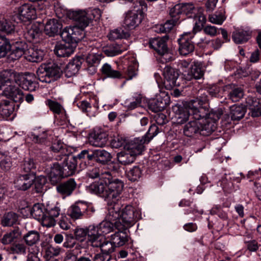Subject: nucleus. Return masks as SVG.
Returning a JSON list of instances; mask_svg holds the SVG:
<instances>
[{
	"instance_id": "obj_63",
	"label": "nucleus",
	"mask_w": 261,
	"mask_h": 261,
	"mask_svg": "<svg viewBox=\"0 0 261 261\" xmlns=\"http://www.w3.org/2000/svg\"><path fill=\"white\" fill-rule=\"evenodd\" d=\"M194 19L195 22L193 29V31L194 33H196V32L200 31L203 28L206 22V17L205 15L202 14L200 15H197V17Z\"/></svg>"
},
{
	"instance_id": "obj_56",
	"label": "nucleus",
	"mask_w": 261,
	"mask_h": 261,
	"mask_svg": "<svg viewBox=\"0 0 261 261\" xmlns=\"http://www.w3.org/2000/svg\"><path fill=\"white\" fill-rule=\"evenodd\" d=\"M12 112V107L9 105L8 100H3L0 102V116L3 117H8Z\"/></svg>"
},
{
	"instance_id": "obj_33",
	"label": "nucleus",
	"mask_w": 261,
	"mask_h": 261,
	"mask_svg": "<svg viewBox=\"0 0 261 261\" xmlns=\"http://www.w3.org/2000/svg\"><path fill=\"white\" fill-rule=\"evenodd\" d=\"M181 8L182 14L188 17L195 18L197 15L203 14V9L200 7H195L192 3H182Z\"/></svg>"
},
{
	"instance_id": "obj_14",
	"label": "nucleus",
	"mask_w": 261,
	"mask_h": 261,
	"mask_svg": "<svg viewBox=\"0 0 261 261\" xmlns=\"http://www.w3.org/2000/svg\"><path fill=\"white\" fill-rule=\"evenodd\" d=\"M108 141V134L101 128H95L91 134L89 139L90 144L97 147H105Z\"/></svg>"
},
{
	"instance_id": "obj_54",
	"label": "nucleus",
	"mask_w": 261,
	"mask_h": 261,
	"mask_svg": "<svg viewBox=\"0 0 261 261\" xmlns=\"http://www.w3.org/2000/svg\"><path fill=\"white\" fill-rule=\"evenodd\" d=\"M244 96L243 90L240 87H234L228 93V97L233 102L239 101Z\"/></svg>"
},
{
	"instance_id": "obj_13",
	"label": "nucleus",
	"mask_w": 261,
	"mask_h": 261,
	"mask_svg": "<svg viewBox=\"0 0 261 261\" xmlns=\"http://www.w3.org/2000/svg\"><path fill=\"white\" fill-rule=\"evenodd\" d=\"M88 239L86 244H82V247L89 248L91 246L97 248L99 245L100 238L101 236L98 225H90L87 228Z\"/></svg>"
},
{
	"instance_id": "obj_50",
	"label": "nucleus",
	"mask_w": 261,
	"mask_h": 261,
	"mask_svg": "<svg viewBox=\"0 0 261 261\" xmlns=\"http://www.w3.org/2000/svg\"><path fill=\"white\" fill-rule=\"evenodd\" d=\"M21 235V231L18 228H15L13 230L6 233L2 239V243L4 245H7L14 242Z\"/></svg>"
},
{
	"instance_id": "obj_59",
	"label": "nucleus",
	"mask_w": 261,
	"mask_h": 261,
	"mask_svg": "<svg viewBox=\"0 0 261 261\" xmlns=\"http://www.w3.org/2000/svg\"><path fill=\"white\" fill-rule=\"evenodd\" d=\"M0 32L10 34L14 32V25L7 19L0 20Z\"/></svg>"
},
{
	"instance_id": "obj_51",
	"label": "nucleus",
	"mask_w": 261,
	"mask_h": 261,
	"mask_svg": "<svg viewBox=\"0 0 261 261\" xmlns=\"http://www.w3.org/2000/svg\"><path fill=\"white\" fill-rule=\"evenodd\" d=\"M99 245L98 247L100 248L101 252L106 255H111V253L114 252L116 248V246L112 243V241H105L103 242H101L99 241Z\"/></svg>"
},
{
	"instance_id": "obj_60",
	"label": "nucleus",
	"mask_w": 261,
	"mask_h": 261,
	"mask_svg": "<svg viewBox=\"0 0 261 261\" xmlns=\"http://www.w3.org/2000/svg\"><path fill=\"white\" fill-rule=\"evenodd\" d=\"M46 104L49 107L50 110L55 114H60L64 111L63 107L58 102L47 99Z\"/></svg>"
},
{
	"instance_id": "obj_31",
	"label": "nucleus",
	"mask_w": 261,
	"mask_h": 261,
	"mask_svg": "<svg viewBox=\"0 0 261 261\" xmlns=\"http://www.w3.org/2000/svg\"><path fill=\"white\" fill-rule=\"evenodd\" d=\"M41 33L40 24L38 23H31L27 26L24 36L30 42L38 38Z\"/></svg>"
},
{
	"instance_id": "obj_24",
	"label": "nucleus",
	"mask_w": 261,
	"mask_h": 261,
	"mask_svg": "<svg viewBox=\"0 0 261 261\" xmlns=\"http://www.w3.org/2000/svg\"><path fill=\"white\" fill-rule=\"evenodd\" d=\"M88 203L78 201L72 205L68 209V215L74 219H80L88 210Z\"/></svg>"
},
{
	"instance_id": "obj_18",
	"label": "nucleus",
	"mask_w": 261,
	"mask_h": 261,
	"mask_svg": "<svg viewBox=\"0 0 261 261\" xmlns=\"http://www.w3.org/2000/svg\"><path fill=\"white\" fill-rule=\"evenodd\" d=\"M35 182L34 175L32 173L20 175L14 180V187L18 190L26 191L30 188Z\"/></svg>"
},
{
	"instance_id": "obj_32",
	"label": "nucleus",
	"mask_w": 261,
	"mask_h": 261,
	"mask_svg": "<svg viewBox=\"0 0 261 261\" xmlns=\"http://www.w3.org/2000/svg\"><path fill=\"white\" fill-rule=\"evenodd\" d=\"M43 56V51L35 46L27 48L25 51V58L30 62H40L42 60Z\"/></svg>"
},
{
	"instance_id": "obj_46",
	"label": "nucleus",
	"mask_w": 261,
	"mask_h": 261,
	"mask_svg": "<svg viewBox=\"0 0 261 261\" xmlns=\"http://www.w3.org/2000/svg\"><path fill=\"white\" fill-rule=\"evenodd\" d=\"M96 162L101 165H106L111 161L112 155L108 151L104 149H95Z\"/></svg>"
},
{
	"instance_id": "obj_37",
	"label": "nucleus",
	"mask_w": 261,
	"mask_h": 261,
	"mask_svg": "<svg viewBox=\"0 0 261 261\" xmlns=\"http://www.w3.org/2000/svg\"><path fill=\"white\" fill-rule=\"evenodd\" d=\"M101 71L103 75L109 78L121 79L123 77V74L120 71L114 69L108 63H105L102 65Z\"/></svg>"
},
{
	"instance_id": "obj_21",
	"label": "nucleus",
	"mask_w": 261,
	"mask_h": 261,
	"mask_svg": "<svg viewBox=\"0 0 261 261\" xmlns=\"http://www.w3.org/2000/svg\"><path fill=\"white\" fill-rule=\"evenodd\" d=\"M76 186L75 180L73 178H70L58 185L56 187V190L58 194L63 198H65L72 194Z\"/></svg>"
},
{
	"instance_id": "obj_28",
	"label": "nucleus",
	"mask_w": 261,
	"mask_h": 261,
	"mask_svg": "<svg viewBox=\"0 0 261 261\" xmlns=\"http://www.w3.org/2000/svg\"><path fill=\"white\" fill-rule=\"evenodd\" d=\"M89 191L104 198L105 201L108 200V194H107V185L104 180H99V181L91 184L89 186Z\"/></svg>"
},
{
	"instance_id": "obj_43",
	"label": "nucleus",
	"mask_w": 261,
	"mask_h": 261,
	"mask_svg": "<svg viewBox=\"0 0 261 261\" xmlns=\"http://www.w3.org/2000/svg\"><path fill=\"white\" fill-rule=\"evenodd\" d=\"M204 75V70L202 68L201 64L197 61H194L191 65L190 70L188 73L189 79L198 80L201 79Z\"/></svg>"
},
{
	"instance_id": "obj_6",
	"label": "nucleus",
	"mask_w": 261,
	"mask_h": 261,
	"mask_svg": "<svg viewBox=\"0 0 261 261\" xmlns=\"http://www.w3.org/2000/svg\"><path fill=\"white\" fill-rule=\"evenodd\" d=\"M167 38L155 37L149 40V47L161 56L162 62H169L172 60V56L168 51L167 45Z\"/></svg>"
},
{
	"instance_id": "obj_30",
	"label": "nucleus",
	"mask_w": 261,
	"mask_h": 261,
	"mask_svg": "<svg viewBox=\"0 0 261 261\" xmlns=\"http://www.w3.org/2000/svg\"><path fill=\"white\" fill-rule=\"evenodd\" d=\"M15 85L11 87H6L3 91L5 94L9 96L15 102H21L23 99V94L22 91Z\"/></svg>"
},
{
	"instance_id": "obj_64",
	"label": "nucleus",
	"mask_w": 261,
	"mask_h": 261,
	"mask_svg": "<svg viewBox=\"0 0 261 261\" xmlns=\"http://www.w3.org/2000/svg\"><path fill=\"white\" fill-rule=\"evenodd\" d=\"M159 133V127L154 124L151 125L146 135L143 137L144 139L146 140V143H148Z\"/></svg>"
},
{
	"instance_id": "obj_39",
	"label": "nucleus",
	"mask_w": 261,
	"mask_h": 261,
	"mask_svg": "<svg viewBox=\"0 0 261 261\" xmlns=\"http://www.w3.org/2000/svg\"><path fill=\"white\" fill-rule=\"evenodd\" d=\"M135 155L124 149V151L117 154V159L119 163L123 165H127L133 163L136 160Z\"/></svg>"
},
{
	"instance_id": "obj_44",
	"label": "nucleus",
	"mask_w": 261,
	"mask_h": 261,
	"mask_svg": "<svg viewBox=\"0 0 261 261\" xmlns=\"http://www.w3.org/2000/svg\"><path fill=\"white\" fill-rule=\"evenodd\" d=\"M28 45L25 42H16L11 54L12 59L13 60H17L23 55H24L25 57V51Z\"/></svg>"
},
{
	"instance_id": "obj_27",
	"label": "nucleus",
	"mask_w": 261,
	"mask_h": 261,
	"mask_svg": "<svg viewBox=\"0 0 261 261\" xmlns=\"http://www.w3.org/2000/svg\"><path fill=\"white\" fill-rule=\"evenodd\" d=\"M76 46L69 43H57L54 48L55 54L59 57H68L74 51Z\"/></svg>"
},
{
	"instance_id": "obj_40",
	"label": "nucleus",
	"mask_w": 261,
	"mask_h": 261,
	"mask_svg": "<svg viewBox=\"0 0 261 261\" xmlns=\"http://www.w3.org/2000/svg\"><path fill=\"white\" fill-rule=\"evenodd\" d=\"M199 95L198 97L191 100L189 102L190 103V107L194 109H199L203 107L202 106L205 104L208 101L207 93L203 90L199 91ZM205 107V106L204 107ZM206 108H207L206 107Z\"/></svg>"
},
{
	"instance_id": "obj_10",
	"label": "nucleus",
	"mask_w": 261,
	"mask_h": 261,
	"mask_svg": "<svg viewBox=\"0 0 261 261\" xmlns=\"http://www.w3.org/2000/svg\"><path fill=\"white\" fill-rule=\"evenodd\" d=\"M20 74L13 70L9 69L0 73V89L4 90L6 87H11L19 82Z\"/></svg>"
},
{
	"instance_id": "obj_22",
	"label": "nucleus",
	"mask_w": 261,
	"mask_h": 261,
	"mask_svg": "<svg viewBox=\"0 0 261 261\" xmlns=\"http://www.w3.org/2000/svg\"><path fill=\"white\" fill-rule=\"evenodd\" d=\"M118 200H107L108 213L107 219L112 222H115L120 218V204L118 203Z\"/></svg>"
},
{
	"instance_id": "obj_52",
	"label": "nucleus",
	"mask_w": 261,
	"mask_h": 261,
	"mask_svg": "<svg viewBox=\"0 0 261 261\" xmlns=\"http://www.w3.org/2000/svg\"><path fill=\"white\" fill-rule=\"evenodd\" d=\"M23 239L28 245L32 246L36 244L39 241L40 234L37 231H30L24 235Z\"/></svg>"
},
{
	"instance_id": "obj_4",
	"label": "nucleus",
	"mask_w": 261,
	"mask_h": 261,
	"mask_svg": "<svg viewBox=\"0 0 261 261\" xmlns=\"http://www.w3.org/2000/svg\"><path fill=\"white\" fill-rule=\"evenodd\" d=\"M207 111L206 116L201 118L200 119L204 118L203 122H201L200 132L202 135L208 136L215 131L216 128L217 121L223 114L222 108H218L216 110H212L210 112L208 108L204 107Z\"/></svg>"
},
{
	"instance_id": "obj_53",
	"label": "nucleus",
	"mask_w": 261,
	"mask_h": 261,
	"mask_svg": "<svg viewBox=\"0 0 261 261\" xmlns=\"http://www.w3.org/2000/svg\"><path fill=\"white\" fill-rule=\"evenodd\" d=\"M97 225L101 236L112 232L113 230L114 226H115L114 223H113L108 219L107 220L102 221Z\"/></svg>"
},
{
	"instance_id": "obj_34",
	"label": "nucleus",
	"mask_w": 261,
	"mask_h": 261,
	"mask_svg": "<svg viewBox=\"0 0 261 261\" xmlns=\"http://www.w3.org/2000/svg\"><path fill=\"white\" fill-rule=\"evenodd\" d=\"M87 176L91 178H99V180H104L111 177V173L105 168L94 167L89 170L87 172Z\"/></svg>"
},
{
	"instance_id": "obj_35",
	"label": "nucleus",
	"mask_w": 261,
	"mask_h": 261,
	"mask_svg": "<svg viewBox=\"0 0 261 261\" xmlns=\"http://www.w3.org/2000/svg\"><path fill=\"white\" fill-rule=\"evenodd\" d=\"M46 208L41 203L35 204L31 209V215L35 219L41 221L43 225V220L46 218Z\"/></svg>"
},
{
	"instance_id": "obj_62",
	"label": "nucleus",
	"mask_w": 261,
	"mask_h": 261,
	"mask_svg": "<svg viewBox=\"0 0 261 261\" xmlns=\"http://www.w3.org/2000/svg\"><path fill=\"white\" fill-rule=\"evenodd\" d=\"M87 150H83L76 156H72L77 161L82 169L85 168L87 166Z\"/></svg>"
},
{
	"instance_id": "obj_8",
	"label": "nucleus",
	"mask_w": 261,
	"mask_h": 261,
	"mask_svg": "<svg viewBox=\"0 0 261 261\" xmlns=\"http://www.w3.org/2000/svg\"><path fill=\"white\" fill-rule=\"evenodd\" d=\"M60 35L64 42L76 46L77 43L83 38L84 32L77 26L67 27L63 30Z\"/></svg>"
},
{
	"instance_id": "obj_2",
	"label": "nucleus",
	"mask_w": 261,
	"mask_h": 261,
	"mask_svg": "<svg viewBox=\"0 0 261 261\" xmlns=\"http://www.w3.org/2000/svg\"><path fill=\"white\" fill-rule=\"evenodd\" d=\"M147 10V4L144 0L137 1L133 4L132 9L125 14L124 24L129 29L138 27L144 17V13Z\"/></svg>"
},
{
	"instance_id": "obj_7",
	"label": "nucleus",
	"mask_w": 261,
	"mask_h": 261,
	"mask_svg": "<svg viewBox=\"0 0 261 261\" xmlns=\"http://www.w3.org/2000/svg\"><path fill=\"white\" fill-rule=\"evenodd\" d=\"M107 188V194H108V200H119L123 189V182L117 178H114L111 173V177L105 179Z\"/></svg>"
},
{
	"instance_id": "obj_58",
	"label": "nucleus",
	"mask_w": 261,
	"mask_h": 261,
	"mask_svg": "<svg viewBox=\"0 0 261 261\" xmlns=\"http://www.w3.org/2000/svg\"><path fill=\"white\" fill-rule=\"evenodd\" d=\"M10 49L11 45L8 39L0 36V58L5 57Z\"/></svg>"
},
{
	"instance_id": "obj_42",
	"label": "nucleus",
	"mask_w": 261,
	"mask_h": 261,
	"mask_svg": "<svg viewBox=\"0 0 261 261\" xmlns=\"http://www.w3.org/2000/svg\"><path fill=\"white\" fill-rule=\"evenodd\" d=\"M102 57V54L100 52H91L87 56L86 58V62L92 68L93 72H96L95 67L99 64Z\"/></svg>"
},
{
	"instance_id": "obj_55",
	"label": "nucleus",
	"mask_w": 261,
	"mask_h": 261,
	"mask_svg": "<svg viewBox=\"0 0 261 261\" xmlns=\"http://www.w3.org/2000/svg\"><path fill=\"white\" fill-rule=\"evenodd\" d=\"M129 36L127 32H124L121 28L116 29L110 31L108 35L110 40H116L126 38Z\"/></svg>"
},
{
	"instance_id": "obj_57",
	"label": "nucleus",
	"mask_w": 261,
	"mask_h": 261,
	"mask_svg": "<svg viewBox=\"0 0 261 261\" xmlns=\"http://www.w3.org/2000/svg\"><path fill=\"white\" fill-rule=\"evenodd\" d=\"M63 250L59 247L48 246L45 249V256L47 259L59 256Z\"/></svg>"
},
{
	"instance_id": "obj_1",
	"label": "nucleus",
	"mask_w": 261,
	"mask_h": 261,
	"mask_svg": "<svg viewBox=\"0 0 261 261\" xmlns=\"http://www.w3.org/2000/svg\"><path fill=\"white\" fill-rule=\"evenodd\" d=\"M174 112V118L178 124H183L190 117L194 119L200 120L207 114V111L205 108L194 109L190 107L189 102L184 106L176 105L173 108Z\"/></svg>"
},
{
	"instance_id": "obj_45",
	"label": "nucleus",
	"mask_w": 261,
	"mask_h": 261,
	"mask_svg": "<svg viewBox=\"0 0 261 261\" xmlns=\"http://www.w3.org/2000/svg\"><path fill=\"white\" fill-rule=\"evenodd\" d=\"M77 165L76 160L72 156L69 158L68 161L62 165L66 177L71 176L75 173Z\"/></svg>"
},
{
	"instance_id": "obj_11",
	"label": "nucleus",
	"mask_w": 261,
	"mask_h": 261,
	"mask_svg": "<svg viewBox=\"0 0 261 261\" xmlns=\"http://www.w3.org/2000/svg\"><path fill=\"white\" fill-rule=\"evenodd\" d=\"M163 86L167 90H170L178 84L176 81L178 77V71L174 68L166 66L163 70Z\"/></svg>"
},
{
	"instance_id": "obj_5",
	"label": "nucleus",
	"mask_w": 261,
	"mask_h": 261,
	"mask_svg": "<svg viewBox=\"0 0 261 261\" xmlns=\"http://www.w3.org/2000/svg\"><path fill=\"white\" fill-rule=\"evenodd\" d=\"M61 68L55 64L41 65L37 70L38 80L42 83H50L60 77Z\"/></svg>"
},
{
	"instance_id": "obj_47",
	"label": "nucleus",
	"mask_w": 261,
	"mask_h": 261,
	"mask_svg": "<svg viewBox=\"0 0 261 261\" xmlns=\"http://www.w3.org/2000/svg\"><path fill=\"white\" fill-rule=\"evenodd\" d=\"M225 13L224 9H221L214 14H210L208 17V21L212 23L221 25L226 18Z\"/></svg>"
},
{
	"instance_id": "obj_41",
	"label": "nucleus",
	"mask_w": 261,
	"mask_h": 261,
	"mask_svg": "<svg viewBox=\"0 0 261 261\" xmlns=\"http://www.w3.org/2000/svg\"><path fill=\"white\" fill-rule=\"evenodd\" d=\"M250 38L249 31L244 30H237L233 32L232 38L236 44H242L247 42Z\"/></svg>"
},
{
	"instance_id": "obj_36",
	"label": "nucleus",
	"mask_w": 261,
	"mask_h": 261,
	"mask_svg": "<svg viewBox=\"0 0 261 261\" xmlns=\"http://www.w3.org/2000/svg\"><path fill=\"white\" fill-rule=\"evenodd\" d=\"M118 232H116L110 236L111 240L112 243L116 246V247H119L124 245L128 241V236L124 232L123 230H119Z\"/></svg>"
},
{
	"instance_id": "obj_48",
	"label": "nucleus",
	"mask_w": 261,
	"mask_h": 261,
	"mask_svg": "<svg viewBox=\"0 0 261 261\" xmlns=\"http://www.w3.org/2000/svg\"><path fill=\"white\" fill-rule=\"evenodd\" d=\"M18 219V215L12 212L5 213L2 219V225L3 226H11L16 223Z\"/></svg>"
},
{
	"instance_id": "obj_15",
	"label": "nucleus",
	"mask_w": 261,
	"mask_h": 261,
	"mask_svg": "<svg viewBox=\"0 0 261 261\" xmlns=\"http://www.w3.org/2000/svg\"><path fill=\"white\" fill-rule=\"evenodd\" d=\"M169 97L165 93L157 95L155 98L149 101L148 108L155 113L162 111L169 104Z\"/></svg>"
},
{
	"instance_id": "obj_17",
	"label": "nucleus",
	"mask_w": 261,
	"mask_h": 261,
	"mask_svg": "<svg viewBox=\"0 0 261 261\" xmlns=\"http://www.w3.org/2000/svg\"><path fill=\"white\" fill-rule=\"evenodd\" d=\"M46 172L53 185H56L62 178L65 177L63 168L58 163H54L49 168L46 169Z\"/></svg>"
},
{
	"instance_id": "obj_38",
	"label": "nucleus",
	"mask_w": 261,
	"mask_h": 261,
	"mask_svg": "<svg viewBox=\"0 0 261 261\" xmlns=\"http://www.w3.org/2000/svg\"><path fill=\"white\" fill-rule=\"evenodd\" d=\"M229 116L232 120H240L245 115L246 109L243 105H234L229 108Z\"/></svg>"
},
{
	"instance_id": "obj_61",
	"label": "nucleus",
	"mask_w": 261,
	"mask_h": 261,
	"mask_svg": "<svg viewBox=\"0 0 261 261\" xmlns=\"http://www.w3.org/2000/svg\"><path fill=\"white\" fill-rule=\"evenodd\" d=\"M141 174L140 168L138 166H134L127 172V177L129 180L135 181L140 178Z\"/></svg>"
},
{
	"instance_id": "obj_23",
	"label": "nucleus",
	"mask_w": 261,
	"mask_h": 261,
	"mask_svg": "<svg viewBox=\"0 0 261 261\" xmlns=\"http://www.w3.org/2000/svg\"><path fill=\"white\" fill-rule=\"evenodd\" d=\"M60 214V208L57 205L48 206L46 208V218L43 220V226L47 227L54 226L56 224L55 218Z\"/></svg>"
},
{
	"instance_id": "obj_25",
	"label": "nucleus",
	"mask_w": 261,
	"mask_h": 261,
	"mask_svg": "<svg viewBox=\"0 0 261 261\" xmlns=\"http://www.w3.org/2000/svg\"><path fill=\"white\" fill-rule=\"evenodd\" d=\"M84 61V58L81 56H77L73 58L66 65L64 69V73L66 77H70L77 73L81 65Z\"/></svg>"
},
{
	"instance_id": "obj_12",
	"label": "nucleus",
	"mask_w": 261,
	"mask_h": 261,
	"mask_svg": "<svg viewBox=\"0 0 261 261\" xmlns=\"http://www.w3.org/2000/svg\"><path fill=\"white\" fill-rule=\"evenodd\" d=\"M193 37V35L190 33H185L178 39V51L181 55L187 56L194 51L195 45L191 41Z\"/></svg>"
},
{
	"instance_id": "obj_49",
	"label": "nucleus",
	"mask_w": 261,
	"mask_h": 261,
	"mask_svg": "<svg viewBox=\"0 0 261 261\" xmlns=\"http://www.w3.org/2000/svg\"><path fill=\"white\" fill-rule=\"evenodd\" d=\"M127 49L126 46L117 43H113L105 50V54L110 57H113L121 54Z\"/></svg>"
},
{
	"instance_id": "obj_19",
	"label": "nucleus",
	"mask_w": 261,
	"mask_h": 261,
	"mask_svg": "<svg viewBox=\"0 0 261 261\" xmlns=\"http://www.w3.org/2000/svg\"><path fill=\"white\" fill-rule=\"evenodd\" d=\"M70 18L74 20L77 23V27L83 30L90 23L87 10H79L72 11L69 13Z\"/></svg>"
},
{
	"instance_id": "obj_9",
	"label": "nucleus",
	"mask_w": 261,
	"mask_h": 261,
	"mask_svg": "<svg viewBox=\"0 0 261 261\" xmlns=\"http://www.w3.org/2000/svg\"><path fill=\"white\" fill-rule=\"evenodd\" d=\"M36 17V11L35 6L30 4H24L18 8L14 19L18 23L34 19Z\"/></svg>"
},
{
	"instance_id": "obj_26",
	"label": "nucleus",
	"mask_w": 261,
	"mask_h": 261,
	"mask_svg": "<svg viewBox=\"0 0 261 261\" xmlns=\"http://www.w3.org/2000/svg\"><path fill=\"white\" fill-rule=\"evenodd\" d=\"M62 28V24L60 20L55 18L48 19L45 24L44 31L46 35L53 37L58 35Z\"/></svg>"
},
{
	"instance_id": "obj_3",
	"label": "nucleus",
	"mask_w": 261,
	"mask_h": 261,
	"mask_svg": "<svg viewBox=\"0 0 261 261\" xmlns=\"http://www.w3.org/2000/svg\"><path fill=\"white\" fill-rule=\"evenodd\" d=\"M141 217L140 211L132 205H127L122 210L120 218L114 222L115 227L118 230H125L133 226Z\"/></svg>"
},
{
	"instance_id": "obj_29",
	"label": "nucleus",
	"mask_w": 261,
	"mask_h": 261,
	"mask_svg": "<svg viewBox=\"0 0 261 261\" xmlns=\"http://www.w3.org/2000/svg\"><path fill=\"white\" fill-rule=\"evenodd\" d=\"M199 120L190 121L186 124L184 128V134L188 137H194L198 134H201V122Z\"/></svg>"
},
{
	"instance_id": "obj_16",
	"label": "nucleus",
	"mask_w": 261,
	"mask_h": 261,
	"mask_svg": "<svg viewBox=\"0 0 261 261\" xmlns=\"http://www.w3.org/2000/svg\"><path fill=\"white\" fill-rule=\"evenodd\" d=\"M17 85L24 90L31 92L35 91L39 87L37 77L33 73H28L25 75H20Z\"/></svg>"
},
{
	"instance_id": "obj_20",
	"label": "nucleus",
	"mask_w": 261,
	"mask_h": 261,
	"mask_svg": "<svg viewBox=\"0 0 261 261\" xmlns=\"http://www.w3.org/2000/svg\"><path fill=\"white\" fill-rule=\"evenodd\" d=\"M146 143L144 137L136 138L127 142L124 145V149L137 156L142 153Z\"/></svg>"
}]
</instances>
